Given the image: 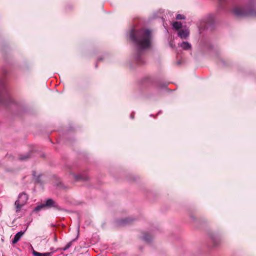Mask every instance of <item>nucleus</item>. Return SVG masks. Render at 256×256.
<instances>
[{"mask_svg":"<svg viewBox=\"0 0 256 256\" xmlns=\"http://www.w3.org/2000/svg\"><path fill=\"white\" fill-rule=\"evenodd\" d=\"M152 34L150 30H142L136 34V36L134 30L132 31L130 34V40L134 42L140 50H146L151 46Z\"/></svg>","mask_w":256,"mask_h":256,"instance_id":"f257e3e1","label":"nucleus"},{"mask_svg":"<svg viewBox=\"0 0 256 256\" xmlns=\"http://www.w3.org/2000/svg\"><path fill=\"white\" fill-rule=\"evenodd\" d=\"M234 14L237 16H254L256 12L253 10H246L244 8L236 7L234 10Z\"/></svg>","mask_w":256,"mask_h":256,"instance_id":"f03ea898","label":"nucleus"},{"mask_svg":"<svg viewBox=\"0 0 256 256\" xmlns=\"http://www.w3.org/2000/svg\"><path fill=\"white\" fill-rule=\"evenodd\" d=\"M54 208L58 210H60L58 205L53 200L48 199L46 201V204H41L36 207L35 208V211L38 212L44 208Z\"/></svg>","mask_w":256,"mask_h":256,"instance_id":"7ed1b4c3","label":"nucleus"},{"mask_svg":"<svg viewBox=\"0 0 256 256\" xmlns=\"http://www.w3.org/2000/svg\"><path fill=\"white\" fill-rule=\"evenodd\" d=\"M28 200V196L26 194L22 193L20 194L18 200L15 203L17 212L20 211L22 208L26 204Z\"/></svg>","mask_w":256,"mask_h":256,"instance_id":"20e7f679","label":"nucleus"},{"mask_svg":"<svg viewBox=\"0 0 256 256\" xmlns=\"http://www.w3.org/2000/svg\"><path fill=\"white\" fill-rule=\"evenodd\" d=\"M178 34L182 38H186L189 36L190 32L188 30H182L178 32Z\"/></svg>","mask_w":256,"mask_h":256,"instance_id":"39448f33","label":"nucleus"},{"mask_svg":"<svg viewBox=\"0 0 256 256\" xmlns=\"http://www.w3.org/2000/svg\"><path fill=\"white\" fill-rule=\"evenodd\" d=\"M24 234V232H18L14 236V238L12 241L13 244L17 243L20 240L22 236Z\"/></svg>","mask_w":256,"mask_h":256,"instance_id":"423d86ee","label":"nucleus"},{"mask_svg":"<svg viewBox=\"0 0 256 256\" xmlns=\"http://www.w3.org/2000/svg\"><path fill=\"white\" fill-rule=\"evenodd\" d=\"M53 252L40 253L35 250H33L32 254L34 256H52Z\"/></svg>","mask_w":256,"mask_h":256,"instance_id":"0eeeda50","label":"nucleus"},{"mask_svg":"<svg viewBox=\"0 0 256 256\" xmlns=\"http://www.w3.org/2000/svg\"><path fill=\"white\" fill-rule=\"evenodd\" d=\"M180 46L184 50H190L192 48L191 44L188 42H184L180 44Z\"/></svg>","mask_w":256,"mask_h":256,"instance_id":"6e6552de","label":"nucleus"},{"mask_svg":"<svg viewBox=\"0 0 256 256\" xmlns=\"http://www.w3.org/2000/svg\"><path fill=\"white\" fill-rule=\"evenodd\" d=\"M172 26L176 30H178L182 28V24L181 22H175L172 24Z\"/></svg>","mask_w":256,"mask_h":256,"instance_id":"1a4fd4ad","label":"nucleus"},{"mask_svg":"<svg viewBox=\"0 0 256 256\" xmlns=\"http://www.w3.org/2000/svg\"><path fill=\"white\" fill-rule=\"evenodd\" d=\"M176 19L178 20H184V16H182V15H181V14H178L176 16Z\"/></svg>","mask_w":256,"mask_h":256,"instance_id":"9d476101","label":"nucleus"},{"mask_svg":"<svg viewBox=\"0 0 256 256\" xmlns=\"http://www.w3.org/2000/svg\"><path fill=\"white\" fill-rule=\"evenodd\" d=\"M72 246L71 243H69L67 244V246L63 249L64 251H66L68 250Z\"/></svg>","mask_w":256,"mask_h":256,"instance_id":"9b49d317","label":"nucleus"},{"mask_svg":"<svg viewBox=\"0 0 256 256\" xmlns=\"http://www.w3.org/2000/svg\"><path fill=\"white\" fill-rule=\"evenodd\" d=\"M28 158H29V156H26L21 157L20 158V160H27Z\"/></svg>","mask_w":256,"mask_h":256,"instance_id":"f8f14e48","label":"nucleus"},{"mask_svg":"<svg viewBox=\"0 0 256 256\" xmlns=\"http://www.w3.org/2000/svg\"><path fill=\"white\" fill-rule=\"evenodd\" d=\"M75 178L76 180H80L82 179V178L80 176H76Z\"/></svg>","mask_w":256,"mask_h":256,"instance_id":"ddd939ff","label":"nucleus"},{"mask_svg":"<svg viewBox=\"0 0 256 256\" xmlns=\"http://www.w3.org/2000/svg\"><path fill=\"white\" fill-rule=\"evenodd\" d=\"M54 240H55V241H56V242H57L58 239H57V238H56V237H55V238H54Z\"/></svg>","mask_w":256,"mask_h":256,"instance_id":"4468645a","label":"nucleus"},{"mask_svg":"<svg viewBox=\"0 0 256 256\" xmlns=\"http://www.w3.org/2000/svg\"><path fill=\"white\" fill-rule=\"evenodd\" d=\"M144 240H146V241L148 240L147 239V238L146 237H144Z\"/></svg>","mask_w":256,"mask_h":256,"instance_id":"2eb2a0df","label":"nucleus"}]
</instances>
